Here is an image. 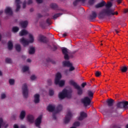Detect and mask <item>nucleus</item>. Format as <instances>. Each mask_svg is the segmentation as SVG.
<instances>
[{
	"mask_svg": "<svg viewBox=\"0 0 128 128\" xmlns=\"http://www.w3.org/2000/svg\"><path fill=\"white\" fill-rule=\"evenodd\" d=\"M60 78H62V74L58 72L56 75L54 84H58L59 86H64L66 81L64 80H60Z\"/></svg>",
	"mask_w": 128,
	"mask_h": 128,
	"instance_id": "nucleus-3",
	"label": "nucleus"
},
{
	"mask_svg": "<svg viewBox=\"0 0 128 128\" xmlns=\"http://www.w3.org/2000/svg\"><path fill=\"white\" fill-rule=\"evenodd\" d=\"M18 30H20V28H18V27L14 26L12 28V32H18Z\"/></svg>",
	"mask_w": 128,
	"mask_h": 128,
	"instance_id": "nucleus-25",
	"label": "nucleus"
},
{
	"mask_svg": "<svg viewBox=\"0 0 128 128\" xmlns=\"http://www.w3.org/2000/svg\"><path fill=\"white\" fill-rule=\"evenodd\" d=\"M16 48L17 52H20V45L16 44Z\"/></svg>",
	"mask_w": 128,
	"mask_h": 128,
	"instance_id": "nucleus-34",
	"label": "nucleus"
},
{
	"mask_svg": "<svg viewBox=\"0 0 128 128\" xmlns=\"http://www.w3.org/2000/svg\"><path fill=\"white\" fill-rule=\"evenodd\" d=\"M63 66H68L69 68V72H72L74 70V66H72V64L68 61H64L62 62Z\"/></svg>",
	"mask_w": 128,
	"mask_h": 128,
	"instance_id": "nucleus-4",
	"label": "nucleus"
},
{
	"mask_svg": "<svg viewBox=\"0 0 128 128\" xmlns=\"http://www.w3.org/2000/svg\"><path fill=\"white\" fill-rule=\"evenodd\" d=\"M53 8H54V7L52 6Z\"/></svg>",
	"mask_w": 128,
	"mask_h": 128,
	"instance_id": "nucleus-55",
	"label": "nucleus"
},
{
	"mask_svg": "<svg viewBox=\"0 0 128 128\" xmlns=\"http://www.w3.org/2000/svg\"><path fill=\"white\" fill-rule=\"evenodd\" d=\"M2 14V11H0V14Z\"/></svg>",
	"mask_w": 128,
	"mask_h": 128,
	"instance_id": "nucleus-53",
	"label": "nucleus"
},
{
	"mask_svg": "<svg viewBox=\"0 0 128 128\" xmlns=\"http://www.w3.org/2000/svg\"><path fill=\"white\" fill-rule=\"evenodd\" d=\"M72 111H68L64 120V124L69 122L70 120V118H72Z\"/></svg>",
	"mask_w": 128,
	"mask_h": 128,
	"instance_id": "nucleus-8",
	"label": "nucleus"
},
{
	"mask_svg": "<svg viewBox=\"0 0 128 128\" xmlns=\"http://www.w3.org/2000/svg\"><path fill=\"white\" fill-rule=\"evenodd\" d=\"M47 110L48 112H54V106L49 104L47 107Z\"/></svg>",
	"mask_w": 128,
	"mask_h": 128,
	"instance_id": "nucleus-21",
	"label": "nucleus"
},
{
	"mask_svg": "<svg viewBox=\"0 0 128 128\" xmlns=\"http://www.w3.org/2000/svg\"><path fill=\"white\" fill-rule=\"evenodd\" d=\"M10 62H11L10 59V58H6V62H8V64H10Z\"/></svg>",
	"mask_w": 128,
	"mask_h": 128,
	"instance_id": "nucleus-45",
	"label": "nucleus"
},
{
	"mask_svg": "<svg viewBox=\"0 0 128 128\" xmlns=\"http://www.w3.org/2000/svg\"><path fill=\"white\" fill-rule=\"evenodd\" d=\"M76 90H78V94L80 95L82 94V90L80 88V87L78 86V88H76Z\"/></svg>",
	"mask_w": 128,
	"mask_h": 128,
	"instance_id": "nucleus-28",
	"label": "nucleus"
},
{
	"mask_svg": "<svg viewBox=\"0 0 128 128\" xmlns=\"http://www.w3.org/2000/svg\"><path fill=\"white\" fill-rule=\"evenodd\" d=\"M121 70L122 72H126L128 70V68H126V66H124L121 68Z\"/></svg>",
	"mask_w": 128,
	"mask_h": 128,
	"instance_id": "nucleus-33",
	"label": "nucleus"
},
{
	"mask_svg": "<svg viewBox=\"0 0 128 128\" xmlns=\"http://www.w3.org/2000/svg\"><path fill=\"white\" fill-rule=\"evenodd\" d=\"M27 62H32V60L30 59H28L26 60Z\"/></svg>",
	"mask_w": 128,
	"mask_h": 128,
	"instance_id": "nucleus-49",
	"label": "nucleus"
},
{
	"mask_svg": "<svg viewBox=\"0 0 128 128\" xmlns=\"http://www.w3.org/2000/svg\"><path fill=\"white\" fill-rule=\"evenodd\" d=\"M9 84L11 86H12V84H14V79H10L9 80Z\"/></svg>",
	"mask_w": 128,
	"mask_h": 128,
	"instance_id": "nucleus-35",
	"label": "nucleus"
},
{
	"mask_svg": "<svg viewBox=\"0 0 128 128\" xmlns=\"http://www.w3.org/2000/svg\"><path fill=\"white\" fill-rule=\"evenodd\" d=\"M28 24V21H22L20 22V26H21L22 28H26Z\"/></svg>",
	"mask_w": 128,
	"mask_h": 128,
	"instance_id": "nucleus-23",
	"label": "nucleus"
},
{
	"mask_svg": "<svg viewBox=\"0 0 128 128\" xmlns=\"http://www.w3.org/2000/svg\"><path fill=\"white\" fill-rule=\"evenodd\" d=\"M38 4H40V2H42V0H36ZM16 3L17 4V8L16 9V11H18V10H20V0H16Z\"/></svg>",
	"mask_w": 128,
	"mask_h": 128,
	"instance_id": "nucleus-12",
	"label": "nucleus"
},
{
	"mask_svg": "<svg viewBox=\"0 0 128 128\" xmlns=\"http://www.w3.org/2000/svg\"><path fill=\"white\" fill-rule=\"evenodd\" d=\"M63 36H64V37L66 36V34H63Z\"/></svg>",
	"mask_w": 128,
	"mask_h": 128,
	"instance_id": "nucleus-50",
	"label": "nucleus"
},
{
	"mask_svg": "<svg viewBox=\"0 0 128 128\" xmlns=\"http://www.w3.org/2000/svg\"><path fill=\"white\" fill-rule=\"evenodd\" d=\"M88 96L90 98H92L94 96V93L92 91H88Z\"/></svg>",
	"mask_w": 128,
	"mask_h": 128,
	"instance_id": "nucleus-36",
	"label": "nucleus"
},
{
	"mask_svg": "<svg viewBox=\"0 0 128 128\" xmlns=\"http://www.w3.org/2000/svg\"><path fill=\"white\" fill-rule=\"evenodd\" d=\"M60 14H56L54 16V18H58L60 16Z\"/></svg>",
	"mask_w": 128,
	"mask_h": 128,
	"instance_id": "nucleus-44",
	"label": "nucleus"
},
{
	"mask_svg": "<svg viewBox=\"0 0 128 128\" xmlns=\"http://www.w3.org/2000/svg\"><path fill=\"white\" fill-rule=\"evenodd\" d=\"M72 96V90H68L66 88H64L62 92H60L58 94V98L60 100H62L64 98H70Z\"/></svg>",
	"mask_w": 128,
	"mask_h": 128,
	"instance_id": "nucleus-2",
	"label": "nucleus"
},
{
	"mask_svg": "<svg viewBox=\"0 0 128 128\" xmlns=\"http://www.w3.org/2000/svg\"><path fill=\"white\" fill-rule=\"evenodd\" d=\"M23 96L24 98H28V84H24L22 87Z\"/></svg>",
	"mask_w": 128,
	"mask_h": 128,
	"instance_id": "nucleus-9",
	"label": "nucleus"
},
{
	"mask_svg": "<svg viewBox=\"0 0 128 128\" xmlns=\"http://www.w3.org/2000/svg\"><path fill=\"white\" fill-rule=\"evenodd\" d=\"M102 14H106V16H114V14H118V12H114L112 10H104L101 13Z\"/></svg>",
	"mask_w": 128,
	"mask_h": 128,
	"instance_id": "nucleus-7",
	"label": "nucleus"
},
{
	"mask_svg": "<svg viewBox=\"0 0 128 128\" xmlns=\"http://www.w3.org/2000/svg\"><path fill=\"white\" fill-rule=\"evenodd\" d=\"M86 86V83H82V88H84V86Z\"/></svg>",
	"mask_w": 128,
	"mask_h": 128,
	"instance_id": "nucleus-46",
	"label": "nucleus"
},
{
	"mask_svg": "<svg viewBox=\"0 0 128 128\" xmlns=\"http://www.w3.org/2000/svg\"><path fill=\"white\" fill-rule=\"evenodd\" d=\"M107 102L109 106H112L114 104V100L112 99L109 100L107 101Z\"/></svg>",
	"mask_w": 128,
	"mask_h": 128,
	"instance_id": "nucleus-27",
	"label": "nucleus"
},
{
	"mask_svg": "<svg viewBox=\"0 0 128 128\" xmlns=\"http://www.w3.org/2000/svg\"><path fill=\"white\" fill-rule=\"evenodd\" d=\"M124 14H126V12H128V9H125L124 10Z\"/></svg>",
	"mask_w": 128,
	"mask_h": 128,
	"instance_id": "nucleus-48",
	"label": "nucleus"
},
{
	"mask_svg": "<svg viewBox=\"0 0 128 128\" xmlns=\"http://www.w3.org/2000/svg\"><path fill=\"white\" fill-rule=\"evenodd\" d=\"M112 6V2H108L107 4H106V6L107 8H110Z\"/></svg>",
	"mask_w": 128,
	"mask_h": 128,
	"instance_id": "nucleus-30",
	"label": "nucleus"
},
{
	"mask_svg": "<svg viewBox=\"0 0 128 128\" xmlns=\"http://www.w3.org/2000/svg\"><path fill=\"white\" fill-rule=\"evenodd\" d=\"M42 116L40 115L36 120L35 124H36V126H40V124H42Z\"/></svg>",
	"mask_w": 128,
	"mask_h": 128,
	"instance_id": "nucleus-11",
	"label": "nucleus"
},
{
	"mask_svg": "<svg viewBox=\"0 0 128 128\" xmlns=\"http://www.w3.org/2000/svg\"><path fill=\"white\" fill-rule=\"evenodd\" d=\"M8 50L12 49V48H14V45L12 44V42L9 41L8 42Z\"/></svg>",
	"mask_w": 128,
	"mask_h": 128,
	"instance_id": "nucleus-24",
	"label": "nucleus"
},
{
	"mask_svg": "<svg viewBox=\"0 0 128 128\" xmlns=\"http://www.w3.org/2000/svg\"><path fill=\"white\" fill-rule=\"evenodd\" d=\"M27 120L29 122H34V116L32 115H28L27 116Z\"/></svg>",
	"mask_w": 128,
	"mask_h": 128,
	"instance_id": "nucleus-18",
	"label": "nucleus"
},
{
	"mask_svg": "<svg viewBox=\"0 0 128 128\" xmlns=\"http://www.w3.org/2000/svg\"><path fill=\"white\" fill-rule=\"evenodd\" d=\"M26 110H22L20 112V120H24V116H26Z\"/></svg>",
	"mask_w": 128,
	"mask_h": 128,
	"instance_id": "nucleus-19",
	"label": "nucleus"
},
{
	"mask_svg": "<svg viewBox=\"0 0 128 128\" xmlns=\"http://www.w3.org/2000/svg\"><path fill=\"white\" fill-rule=\"evenodd\" d=\"M91 99L88 97H85L82 100V102L84 104L85 108H90Z\"/></svg>",
	"mask_w": 128,
	"mask_h": 128,
	"instance_id": "nucleus-6",
	"label": "nucleus"
},
{
	"mask_svg": "<svg viewBox=\"0 0 128 128\" xmlns=\"http://www.w3.org/2000/svg\"><path fill=\"white\" fill-rule=\"evenodd\" d=\"M117 108H125L126 110H128V102L124 101L122 102H118L117 103Z\"/></svg>",
	"mask_w": 128,
	"mask_h": 128,
	"instance_id": "nucleus-5",
	"label": "nucleus"
},
{
	"mask_svg": "<svg viewBox=\"0 0 128 128\" xmlns=\"http://www.w3.org/2000/svg\"><path fill=\"white\" fill-rule=\"evenodd\" d=\"M126 128H128V124L126 126Z\"/></svg>",
	"mask_w": 128,
	"mask_h": 128,
	"instance_id": "nucleus-54",
	"label": "nucleus"
},
{
	"mask_svg": "<svg viewBox=\"0 0 128 128\" xmlns=\"http://www.w3.org/2000/svg\"><path fill=\"white\" fill-rule=\"evenodd\" d=\"M54 90L50 89L49 90V94L50 96H54Z\"/></svg>",
	"mask_w": 128,
	"mask_h": 128,
	"instance_id": "nucleus-38",
	"label": "nucleus"
},
{
	"mask_svg": "<svg viewBox=\"0 0 128 128\" xmlns=\"http://www.w3.org/2000/svg\"><path fill=\"white\" fill-rule=\"evenodd\" d=\"M96 2V0H90L88 1V4H94Z\"/></svg>",
	"mask_w": 128,
	"mask_h": 128,
	"instance_id": "nucleus-40",
	"label": "nucleus"
},
{
	"mask_svg": "<svg viewBox=\"0 0 128 128\" xmlns=\"http://www.w3.org/2000/svg\"><path fill=\"white\" fill-rule=\"evenodd\" d=\"M34 102L35 104H38L40 102V94H36L34 95Z\"/></svg>",
	"mask_w": 128,
	"mask_h": 128,
	"instance_id": "nucleus-16",
	"label": "nucleus"
},
{
	"mask_svg": "<svg viewBox=\"0 0 128 128\" xmlns=\"http://www.w3.org/2000/svg\"><path fill=\"white\" fill-rule=\"evenodd\" d=\"M92 16L93 18H96V13L94 12H93L92 13Z\"/></svg>",
	"mask_w": 128,
	"mask_h": 128,
	"instance_id": "nucleus-43",
	"label": "nucleus"
},
{
	"mask_svg": "<svg viewBox=\"0 0 128 128\" xmlns=\"http://www.w3.org/2000/svg\"><path fill=\"white\" fill-rule=\"evenodd\" d=\"M28 40H26L24 38L20 40V44H22L24 46H28V44H32V42H34V35L32 34H28Z\"/></svg>",
	"mask_w": 128,
	"mask_h": 128,
	"instance_id": "nucleus-1",
	"label": "nucleus"
},
{
	"mask_svg": "<svg viewBox=\"0 0 128 128\" xmlns=\"http://www.w3.org/2000/svg\"><path fill=\"white\" fill-rule=\"evenodd\" d=\"M115 32H116V34H118V31L115 30Z\"/></svg>",
	"mask_w": 128,
	"mask_h": 128,
	"instance_id": "nucleus-52",
	"label": "nucleus"
},
{
	"mask_svg": "<svg viewBox=\"0 0 128 128\" xmlns=\"http://www.w3.org/2000/svg\"><path fill=\"white\" fill-rule=\"evenodd\" d=\"M84 118H86V113L82 112H80V116L78 117V120H82Z\"/></svg>",
	"mask_w": 128,
	"mask_h": 128,
	"instance_id": "nucleus-15",
	"label": "nucleus"
},
{
	"mask_svg": "<svg viewBox=\"0 0 128 128\" xmlns=\"http://www.w3.org/2000/svg\"><path fill=\"white\" fill-rule=\"evenodd\" d=\"M80 126V123L79 122H75L74 124V126L70 128H76V126Z\"/></svg>",
	"mask_w": 128,
	"mask_h": 128,
	"instance_id": "nucleus-31",
	"label": "nucleus"
},
{
	"mask_svg": "<svg viewBox=\"0 0 128 128\" xmlns=\"http://www.w3.org/2000/svg\"><path fill=\"white\" fill-rule=\"evenodd\" d=\"M44 37L42 36H40L38 38V42H44Z\"/></svg>",
	"mask_w": 128,
	"mask_h": 128,
	"instance_id": "nucleus-29",
	"label": "nucleus"
},
{
	"mask_svg": "<svg viewBox=\"0 0 128 128\" xmlns=\"http://www.w3.org/2000/svg\"><path fill=\"white\" fill-rule=\"evenodd\" d=\"M101 74L102 73L100 71H96L95 73V74L96 76H100Z\"/></svg>",
	"mask_w": 128,
	"mask_h": 128,
	"instance_id": "nucleus-39",
	"label": "nucleus"
},
{
	"mask_svg": "<svg viewBox=\"0 0 128 128\" xmlns=\"http://www.w3.org/2000/svg\"><path fill=\"white\" fill-rule=\"evenodd\" d=\"M28 34V30H23L20 32L19 34L21 36H26Z\"/></svg>",
	"mask_w": 128,
	"mask_h": 128,
	"instance_id": "nucleus-20",
	"label": "nucleus"
},
{
	"mask_svg": "<svg viewBox=\"0 0 128 128\" xmlns=\"http://www.w3.org/2000/svg\"><path fill=\"white\" fill-rule=\"evenodd\" d=\"M31 80H36V76L34 75H32L30 77Z\"/></svg>",
	"mask_w": 128,
	"mask_h": 128,
	"instance_id": "nucleus-42",
	"label": "nucleus"
},
{
	"mask_svg": "<svg viewBox=\"0 0 128 128\" xmlns=\"http://www.w3.org/2000/svg\"><path fill=\"white\" fill-rule=\"evenodd\" d=\"M22 70V72H28V66H23Z\"/></svg>",
	"mask_w": 128,
	"mask_h": 128,
	"instance_id": "nucleus-32",
	"label": "nucleus"
},
{
	"mask_svg": "<svg viewBox=\"0 0 128 128\" xmlns=\"http://www.w3.org/2000/svg\"><path fill=\"white\" fill-rule=\"evenodd\" d=\"M35 50H36L34 49V48L31 47L29 50L30 54H34Z\"/></svg>",
	"mask_w": 128,
	"mask_h": 128,
	"instance_id": "nucleus-26",
	"label": "nucleus"
},
{
	"mask_svg": "<svg viewBox=\"0 0 128 128\" xmlns=\"http://www.w3.org/2000/svg\"><path fill=\"white\" fill-rule=\"evenodd\" d=\"M4 126V128H6L8 126V123L4 122L2 120V118H0V128H2V126Z\"/></svg>",
	"mask_w": 128,
	"mask_h": 128,
	"instance_id": "nucleus-14",
	"label": "nucleus"
},
{
	"mask_svg": "<svg viewBox=\"0 0 128 128\" xmlns=\"http://www.w3.org/2000/svg\"><path fill=\"white\" fill-rule=\"evenodd\" d=\"M76 0V2H86V0Z\"/></svg>",
	"mask_w": 128,
	"mask_h": 128,
	"instance_id": "nucleus-47",
	"label": "nucleus"
},
{
	"mask_svg": "<svg viewBox=\"0 0 128 128\" xmlns=\"http://www.w3.org/2000/svg\"><path fill=\"white\" fill-rule=\"evenodd\" d=\"M69 84L71 86H73L75 88H78V84H76L73 80H70L69 81Z\"/></svg>",
	"mask_w": 128,
	"mask_h": 128,
	"instance_id": "nucleus-17",
	"label": "nucleus"
},
{
	"mask_svg": "<svg viewBox=\"0 0 128 128\" xmlns=\"http://www.w3.org/2000/svg\"><path fill=\"white\" fill-rule=\"evenodd\" d=\"M2 71H0V76H2Z\"/></svg>",
	"mask_w": 128,
	"mask_h": 128,
	"instance_id": "nucleus-51",
	"label": "nucleus"
},
{
	"mask_svg": "<svg viewBox=\"0 0 128 128\" xmlns=\"http://www.w3.org/2000/svg\"><path fill=\"white\" fill-rule=\"evenodd\" d=\"M6 95L4 93H2L1 94L0 98L2 100H4V98H6Z\"/></svg>",
	"mask_w": 128,
	"mask_h": 128,
	"instance_id": "nucleus-37",
	"label": "nucleus"
},
{
	"mask_svg": "<svg viewBox=\"0 0 128 128\" xmlns=\"http://www.w3.org/2000/svg\"><path fill=\"white\" fill-rule=\"evenodd\" d=\"M62 105H60L57 108V110H58V112H60V111L62 110Z\"/></svg>",
	"mask_w": 128,
	"mask_h": 128,
	"instance_id": "nucleus-41",
	"label": "nucleus"
},
{
	"mask_svg": "<svg viewBox=\"0 0 128 128\" xmlns=\"http://www.w3.org/2000/svg\"><path fill=\"white\" fill-rule=\"evenodd\" d=\"M5 13L8 16H12V10L10 7H6L5 9Z\"/></svg>",
	"mask_w": 128,
	"mask_h": 128,
	"instance_id": "nucleus-13",
	"label": "nucleus"
},
{
	"mask_svg": "<svg viewBox=\"0 0 128 128\" xmlns=\"http://www.w3.org/2000/svg\"><path fill=\"white\" fill-rule=\"evenodd\" d=\"M62 52L63 54H64V58L65 60H68L70 58V56H68V50L66 48H62Z\"/></svg>",
	"mask_w": 128,
	"mask_h": 128,
	"instance_id": "nucleus-10",
	"label": "nucleus"
},
{
	"mask_svg": "<svg viewBox=\"0 0 128 128\" xmlns=\"http://www.w3.org/2000/svg\"><path fill=\"white\" fill-rule=\"evenodd\" d=\"M106 4V2L104 1H102V2L98 4L96 6V8H102V6H104Z\"/></svg>",
	"mask_w": 128,
	"mask_h": 128,
	"instance_id": "nucleus-22",
	"label": "nucleus"
}]
</instances>
